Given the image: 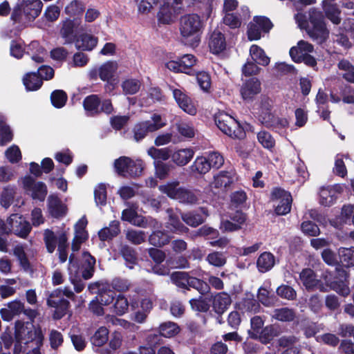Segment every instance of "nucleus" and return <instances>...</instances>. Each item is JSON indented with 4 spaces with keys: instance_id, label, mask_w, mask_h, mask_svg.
<instances>
[{
    "instance_id": "nucleus-1",
    "label": "nucleus",
    "mask_w": 354,
    "mask_h": 354,
    "mask_svg": "<svg viewBox=\"0 0 354 354\" xmlns=\"http://www.w3.org/2000/svg\"><path fill=\"white\" fill-rule=\"evenodd\" d=\"M295 19L301 28H304L310 38L319 43L324 41L329 35L322 12L316 8L308 11V22L301 12L295 15Z\"/></svg>"
},
{
    "instance_id": "nucleus-2",
    "label": "nucleus",
    "mask_w": 354,
    "mask_h": 354,
    "mask_svg": "<svg viewBox=\"0 0 354 354\" xmlns=\"http://www.w3.org/2000/svg\"><path fill=\"white\" fill-rule=\"evenodd\" d=\"M201 27L198 15L192 14L182 17L180 21V32L183 42L192 47L198 46L201 40L199 32Z\"/></svg>"
},
{
    "instance_id": "nucleus-3",
    "label": "nucleus",
    "mask_w": 354,
    "mask_h": 354,
    "mask_svg": "<svg viewBox=\"0 0 354 354\" xmlns=\"http://www.w3.org/2000/svg\"><path fill=\"white\" fill-rule=\"evenodd\" d=\"M273 102L271 99L263 97L259 111V120L267 128L283 129L288 126V121L284 118L276 116L272 112Z\"/></svg>"
},
{
    "instance_id": "nucleus-4",
    "label": "nucleus",
    "mask_w": 354,
    "mask_h": 354,
    "mask_svg": "<svg viewBox=\"0 0 354 354\" xmlns=\"http://www.w3.org/2000/svg\"><path fill=\"white\" fill-rule=\"evenodd\" d=\"M63 296H66L71 299L75 298L73 292L68 287H64L54 290L47 299L48 306L55 308L53 314L55 319H59L64 317L68 308L69 301L63 299Z\"/></svg>"
},
{
    "instance_id": "nucleus-5",
    "label": "nucleus",
    "mask_w": 354,
    "mask_h": 354,
    "mask_svg": "<svg viewBox=\"0 0 354 354\" xmlns=\"http://www.w3.org/2000/svg\"><path fill=\"white\" fill-rule=\"evenodd\" d=\"M215 122L218 128L229 137L243 139L245 136V132L239 122L225 112H219L215 115Z\"/></svg>"
},
{
    "instance_id": "nucleus-6",
    "label": "nucleus",
    "mask_w": 354,
    "mask_h": 354,
    "mask_svg": "<svg viewBox=\"0 0 354 354\" xmlns=\"http://www.w3.org/2000/svg\"><path fill=\"white\" fill-rule=\"evenodd\" d=\"M178 182H173L160 186V190L166 194L171 198L178 201L180 203L194 204L198 201V196L193 192L180 187Z\"/></svg>"
},
{
    "instance_id": "nucleus-7",
    "label": "nucleus",
    "mask_w": 354,
    "mask_h": 354,
    "mask_svg": "<svg viewBox=\"0 0 354 354\" xmlns=\"http://www.w3.org/2000/svg\"><path fill=\"white\" fill-rule=\"evenodd\" d=\"M43 341L44 335L41 328L27 322L26 326H24V344L31 350L26 354H41L40 348Z\"/></svg>"
},
{
    "instance_id": "nucleus-8",
    "label": "nucleus",
    "mask_w": 354,
    "mask_h": 354,
    "mask_svg": "<svg viewBox=\"0 0 354 354\" xmlns=\"http://www.w3.org/2000/svg\"><path fill=\"white\" fill-rule=\"evenodd\" d=\"M165 125L166 122L162 118L161 115L153 113L151 120L141 122L134 127V139L138 142L145 138L149 133L156 131Z\"/></svg>"
},
{
    "instance_id": "nucleus-9",
    "label": "nucleus",
    "mask_w": 354,
    "mask_h": 354,
    "mask_svg": "<svg viewBox=\"0 0 354 354\" xmlns=\"http://www.w3.org/2000/svg\"><path fill=\"white\" fill-rule=\"evenodd\" d=\"M271 199L277 203L275 212L279 215H285L291 209L292 196L290 194L281 188H274L271 193Z\"/></svg>"
},
{
    "instance_id": "nucleus-10",
    "label": "nucleus",
    "mask_w": 354,
    "mask_h": 354,
    "mask_svg": "<svg viewBox=\"0 0 354 354\" xmlns=\"http://www.w3.org/2000/svg\"><path fill=\"white\" fill-rule=\"evenodd\" d=\"M235 180L236 174L233 170L221 171L214 176L209 187L214 192L219 193L230 187Z\"/></svg>"
},
{
    "instance_id": "nucleus-11",
    "label": "nucleus",
    "mask_w": 354,
    "mask_h": 354,
    "mask_svg": "<svg viewBox=\"0 0 354 354\" xmlns=\"http://www.w3.org/2000/svg\"><path fill=\"white\" fill-rule=\"evenodd\" d=\"M172 282L179 288L188 290L189 287L199 290L203 286V282L200 279L189 277L185 272H174L171 275Z\"/></svg>"
},
{
    "instance_id": "nucleus-12",
    "label": "nucleus",
    "mask_w": 354,
    "mask_h": 354,
    "mask_svg": "<svg viewBox=\"0 0 354 354\" xmlns=\"http://www.w3.org/2000/svg\"><path fill=\"white\" fill-rule=\"evenodd\" d=\"M24 187L26 188L27 194L33 200H37L41 202L44 201L48 193V189L45 183L29 179L24 180Z\"/></svg>"
},
{
    "instance_id": "nucleus-13",
    "label": "nucleus",
    "mask_w": 354,
    "mask_h": 354,
    "mask_svg": "<svg viewBox=\"0 0 354 354\" xmlns=\"http://www.w3.org/2000/svg\"><path fill=\"white\" fill-rule=\"evenodd\" d=\"M230 220L222 221L220 229L223 232H234L242 228L246 221V215L241 211H236L230 216Z\"/></svg>"
},
{
    "instance_id": "nucleus-14",
    "label": "nucleus",
    "mask_w": 354,
    "mask_h": 354,
    "mask_svg": "<svg viewBox=\"0 0 354 354\" xmlns=\"http://www.w3.org/2000/svg\"><path fill=\"white\" fill-rule=\"evenodd\" d=\"M127 205L129 207L124 209L122 212V220L140 227H147V220L142 216L138 214V205L136 204L130 205L129 203H128Z\"/></svg>"
},
{
    "instance_id": "nucleus-15",
    "label": "nucleus",
    "mask_w": 354,
    "mask_h": 354,
    "mask_svg": "<svg viewBox=\"0 0 354 354\" xmlns=\"http://www.w3.org/2000/svg\"><path fill=\"white\" fill-rule=\"evenodd\" d=\"M261 91V82L253 77L246 80L242 85L240 92L242 98L246 101H252Z\"/></svg>"
},
{
    "instance_id": "nucleus-16",
    "label": "nucleus",
    "mask_w": 354,
    "mask_h": 354,
    "mask_svg": "<svg viewBox=\"0 0 354 354\" xmlns=\"http://www.w3.org/2000/svg\"><path fill=\"white\" fill-rule=\"evenodd\" d=\"M41 8L40 0H24V24L33 21L40 14Z\"/></svg>"
},
{
    "instance_id": "nucleus-17",
    "label": "nucleus",
    "mask_w": 354,
    "mask_h": 354,
    "mask_svg": "<svg viewBox=\"0 0 354 354\" xmlns=\"http://www.w3.org/2000/svg\"><path fill=\"white\" fill-rule=\"evenodd\" d=\"M173 96L179 107L189 115H194L196 113V108L189 97H188L183 89H172Z\"/></svg>"
},
{
    "instance_id": "nucleus-18",
    "label": "nucleus",
    "mask_w": 354,
    "mask_h": 354,
    "mask_svg": "<svg viewBox=\"0 0 354 354\" xmlns=\"http://www.w3.org/2000/svg\"><path fill=\"white\" fill-rule=\"evenodd\" d=\"M47 203L48 211L53 217L60 218L66 215L67 207L57 194H50Z\"/></svg>"
},
{
    "instance_id": "nucleus-19",
    "label": "nucleus",
    "mask_w": 354,
    "mask_h": 354,
    "mask_svg": "<svg viewBox=\"0 0 354 354\" xmlns=\"http://www.w3.org/2000/svg\"><path fill=\"white\" fill-rule=\"evenodd\" d=\"M167 212L169 216V220L165 227L169 232L177 234H182L189 231V229L180 222L178 215L172 209H168Z\"/></svg>"
},
{
    "instance_id": "nucleus-20",
    "label": "nucleus",
    "mask_w": 354,
    "mask_h": 354,
    "mask_svg": "<svg viewBox=\"0 0 354 354\" xmlns=\"http://www.w3.org/2000/svg\"><path fill=\"white\" fill-rule=\"evenodd\" d=\"M322 7L326 17L335 25H339L342 21L341 10L337 3L324 0Z\"/></svg>"
},
{
    "instance_id": "nucleus-21",
    "label": "nucleus",
    "mask_w": 354,
    "mask_h": 354,
    "mask_svg": "<svg viewBox=\"0 0 354 354\" xmlns=\"http://www.w3.org/2000/svg\"><path fill=\"white\" fill-rule=\"evenodd\" d=\"M178 9L169 3H164L158 14V21L164 24L173 22L178 14Z\"/></svg>"
},
{
    "instance_id": "nucleus-22",
    "label": "nucleus",
    "mask_w": 354,
    "mask_h": 354,
    "mask_svg": "<svg viewBox=\"0 0 354 354\" xmlns=\"http://www.w3.org/2000/svg\"><path fill=\"white\" fill-rule=\"evenodd\" d=\"M313 50L314 47L311 44L301 40L298 41L297 46L290 48V55L294 62L301 61L303 57L310 55Z\"/></svg>"
},
{
    "instance_id": "nucleus-23",
    "label": "nucleus",
    "mask_w": 354,
    "mask_h": 354,
    "mask_svg": "<svg viewBox=\"0 0 354 354\" xmlns=\"http://www.w3.org/2000/svg\"><path fill=\"white\" fill-rule=\"evenodd\" d=\"M24 50L26 54L37 64L43 63L47 55L46 50L37 41H32Z\"/></svg>"
},
{
    "instance_id": "nucleus-24",
    "label": "nucleus",
    "mask_w": 354,
    "mask_h": 354,
    "mask_svg": "<svg viewBox=\"0 0 354 354\" xmlns=\"http://www.w3.org/2000/svg\"><path fill=\"white\" fill-rule=\"evenodd\" d=\"M209 47L214 54L220 53L225 49V38L220 30H215L211 34L209 39Z\"/></svg>"
},
{
    "instance_id": "nucleus-25",
    "label": "nucleus",
    "mask_w": 354,
    "mask_h": 354,
    "mask_svg": "<svg viewBox=\"0 0 354 354\" xmlns=\"http://www.w3.org/2000/svg\"><path fill=\"white\" fill-rule=\"evenodd\" d=\"M207 212L203 207L201 208L200 212H192L188 213H182L181 218L183 221L191 227H196L202 224L207 216Z\"/></svg>"
},
{
    "instance_id": "nucleus-26",
    "label": "nucleus",
    "mask_w": 354,
    "mask_h": 354,
    "mask_svg": "<svg viewBox=\"0 0 354 354\" xmlns=\"http://www.w3.org/2000/svg\"><path fill=\"white\" fill-rule=\"evenodd\" d=\"M232 304V299L230 295L225 292L216 294L213 300V308L214 311L222 315Z\"/></svg>"
},
{
    "instance_id": "nucleus-27",
    "label": "nucleus",
    "mask_w": 354,
    "mask_h": 354,
    "mask_svg": "<svg viewBox=\"0 0 354 354\" xmlns=\"http://www.w3.org/2000/svg\"><path fill=\"white\" fill-rule=\"evenodd\" d=\"M98 39L92 35L84 33L79 35L75 41V46L82 50H92L97 45Z\"/></svg>"
},
{
    "instance_id": "nucleus-28",
    "label": "nucleus",
    "mask_w": 354,
    "mask_h": 354,
    "mask_svg": "<svg viewBox=\"0 0 354 354\" xmlns=\"http://www.w3.org/2000/svg\"><path fill=\"white\" fill-rule=\"evenodd\" d=\"M194 151L189 148L180 149L171 154L172 161L178 166L186 165L194 157Z\"/></svg>"
},
{
    "instance_id": "nucleus-29",
    "label": "nucleus",
    "mask_w": 354,
    "mask_h": 354,
    "mask_svg": "<svg viewBox=\"0 0 354 354\" xmlns=\"http://www.w3.org/2000/svg\"><path fill=\"white\" fill-rule=\"evenodd\" d=\"M275 264L274 256L269 252H264L259 257L257 261V266L259 272H266L270 270Z\"/></svg>"
},
{
    "instance_id": "nucleus-30",
    "label": "nucleus",
    "mask_w": 354,
    "mask_h": 354,
    "mask_svg": "<svg viewBox=\"0 0 354 354\" xmlns=\"http://www.w3.org/2000/svg\"><path fill=\"white\" fill-rule=\"evenodd\" d=\"M250 55L251 59L257 64L266 66L270 64V59L266 55L265 51L257 45H252L250 48Z\"/></svg>"
},
{
    "instance_id": "nucleus-31",
    "label": "nucleus",
    "mask_w": 354,
    "mask_h": 354,
    "mask_svg": "<svg viewBox=\"0 0 354 354\" xmlns=\"http://www.w3.org/2000/svg\"><path fill=\"white\" fill-rule=\"evenodd\" d=\"M339 75L347 82L354 84V66L346 59H341L337 64Z\"/></svg>"
},
{
    "instance_id": "nucleus-32",
    "label": "nucleus",
    "mask_w": 354,
    "mask_h": 354,
    "mask_svg": "<svg viewBox=\"0 0 354 354\" xmlns=\"http://www.w3.org/2000/svg\"><path fill=\"white\" fill-rule=\"evenodd\" d=\"M11 233L22 238V214L20 212L12 214L7 219Z\"/></svg>"
},
{
    "instance_id": "nucleus-33",
    "label": "nucleus",
    "mask_w": 354,
    "mask_h": 354,
    "mask_svg": "<svg viewBox=\"0 0 354 354\" xmlns=\"http://www.w3.org/2000/svg\"><path fill=\"white\" fill-rule=\"evenodd\" d=\"M120 232V223L117 221H113L110 223L109 227L100 230L98 232V236L101 241H108L116 236Z\"/></svg>"
},
{
    "instance_id": "nucleus-34",
    "label": "nucleus",
    "mask_w": 354,
    "mask_h": 354,
    "mask_svg": "<svg viewBox=\"0 0 354 354\" xmlns=\"http://www.w3.org/2000/svg\"><path fill=\"white\" fill-rule=\"evenodd\" d=\"M300 279L307 289L317 286L319 280L317 278L314 271L310 268L304 269L299 275Z\"/></svg>"
},
{
    "instance_id": "nucleus-35",
    "label": "nucleus",
    "mask_w": 354,
    "mask_h": 354,
    "mask_svg": "<svg viewBox=\"0 0 354 354\" xmlns=\"http://www.w3.org/2000/svg\"><path fill=\"white\" fill-rule=\"evenodd\" d=\"M77 24L73 20L66 19L63 22L60 35L64 39L66 44H71L74 40V28Z\"/></svg>"
},
{
    "instance_id": "nucleus-36",
    "label": "nucleus",
    "mask_w": 354,
    "mask_h": 354,
    "mask_svg": "<svg viewBox=\"0 0 354 354\" xmlns=\"http://www.w3.org/2000/svg\"><path fill=\"white\" fill-rule=\"evenodd\" d=\"M120 253L125 261L127 266L129 269H133L138 263L135 250L129 245H124L121 246Z\"/></svg>"
},
{
    "instance_id": "nucleus-37",
    "label": "nucleus",
    "mask_w": 354,
    "mask_h": 354,
    "mask_svg": "<svg viewBox=\"0 0 354 354\" xmlns=\"http://www.w3.org/2000/svg\"><path fill=\"white\" fill-rule=\"evenodd\" d=\"M272 317L280 322H289L295 319L296 313L293 309L285 307L274 309Z\"/></svg>"
},
{
    "instance_id": "nucleus-38",
    "label": "nucleus",
    "mask_w": 354,
    "mask_h": 354,
    "mask_svg": "<svg viewBox=\"0 0 354 354\" xmlns=\"http://www.w3.org/2000/svg\"><path fill=\"white\" fill-rule=\"evenodd\" d=\"M118 69L115 62H107L99 68V77L103 81H109Z\"/></svg>"
},
{
    "instance_id": "nucleus-39",
    "label": "nucleus",
    "mask_w": 354,
    "mask_h": 354,
    "mask_svg": "<svg viewBox=\"0 0 354 354\" xmlns=\"http://www.w3.org/2000/svg\"><path fill=\"white\" fill-rule=\"evenodd\" d=\"M147 153L155 161L167 160L169 157H171V151L168 147L157 149L151 147L147 150Z\"/></svg>"
},
{
    "instance_id": "nucleus-40",
    "label": "nucleus",
    "mask_w": 354,
    "mask_h": 354,
    "mask_svg": "<svg viewBox=\"0 0 354 354\" xmlns=\"http://www.w3.org/2000/svg\"><path fill=\"white\" fill-rule=\"evenodd\" d=\"M42 84L43 82L37 73H28L24 79V84L26 86V90L29 91L38 90Z\"/></svg>"
},
{
    "instance_id": "nucleus-41",
    "label": "nucleus",
    "mask_w": 354,
    "mask_h": 354,
    "mask_svg": "<svg viewBox=\"0 0 354 354\" xmlns=\"http://www.w3.org/2000/svg\"><path fill=\"white\" fill-rule=\"evenodd\" d=\"M170 239L167 233L161 230H157L149 236V241L151 245L161 247L168 243Z\"/></svg>"
},
{
    "instance_id": "nucleus-42",
    "label": "nucleus",
    "mask_w": 354,
    "mask_h": 354,
    "mask_svg": "<svg viewBox=\"0 0 354 354\" xmlns=\"http://www.w3.org/2000/svg\"><path fill=\"white\" fill-rule=\"evenodd\" d=\"M131 162V158L127 156H121L114 162V167L116 172L122 176H129V166Z\"/></svg>"
},
{
    "instance_id": "nucleus-43",
    "label": "nucleus",
    "mask_w": 354,
    "mask_h": 354,
    "mask_svg": "<svg viewBox=\"0 0 354 354\" xmlns=\"http://www.w3.org/2000/svg\"><path fill=\"white\" fill-rule=\"evenodd\" d=\"M160 334L167 338L176 336L180 332V328L177 324L167 322L162 324L159 327Z\"/></svg>"
},
{
    "instance_id": "nucleus-44",
    "label": "nucleus",
    "mask_w": 354,
    "mask_h": 354,
    "mask_svg": "<svg viewBox=\"0 0 354 354\" xmlns=\"http://www.w3.org/2000/svg\"><path fill=\"white\" fill-rule=\"evenodd\" d=\"M340 261L344 266H354V248H340L338 250Z\"/></svg>"
},
{
    "instance_id": "nucleus-45",
    "label": "nucleus",
    "mask_w": 354,
    "mask_h": 354,
    "mask_svg": "<svg viewBox=\"0 0 354 354\" xmlns=\"http://www.w3.org/2000/svg\"><path fill=\"white\" fill-rule=\"evenodd\" d=\"M278 335V329L273 325L263 328L258 334L257 337L263 344L269 343L274 337Z\"/></svg>"
},
{
    "instance_id": "nucleus-46",
    "label": "nucleus",
    "mask_w": 354,
    "mask_h": 354,
    "mask_svg": "<svg viewBox=\"0 0 354 354\" xmlns=\"http://www.w3.org/2000/svg\"><path fill=\"white\" fill-rule=\"evenodd\" d=\"M210 165L208 160L203 156L197 157L190 167L192 172L198 174H206L210 169Z\"/></svg>"
},
{
    "instance_id": "nucleus-47",
    "label": "nucleus",
    "mask_w": 354,
    "mask_h": 354,
    "mask_svg": "<svg viewBox=\"0 0 354 354\" xmlns=\"http://www.w3.org/2000/svg\"><path fill=\"white\" fill-rule=\"evenodd\" d=\"M16 192L14 187L8 186L3 188L0 196V204L8 209L13 202Z\"/></svg>"
},
{
    "instance_id": "nucleus-48",
    "label": "nucleus",
    "mask_w": 354,
    "mask_h": 354,
    "mask_svg": "<svg viewBox=\"0 0 354 354\" xmlns=\"http://www.w3.org/2000/svg\"><path fill=\"white\" fill-rule=\"evenodd\" d=\"M100 104V99L96 95H91L86 97L83 102L85 110L89 111L91 114L100 113L99 109Z\"/></svg>"
},
{
    "instance_id": "nucleus-49",
    "label": "nucleus",
    "mask_w": 354,
    "mask_h": 354,
    "mask_svg": "<svg viewBox=\"0 0 354 354\" xmlns=\"http://www.w3.org/2000/svg\"><path fill=\"white\" fill-rule=\"evenodd\" d=\"M109 330L104 326L100 327L91 337V342L95 346H102L108 340Z\"/></svg>"
},
{
    "instance_id": "nucleus-50",
    "label": "nucleus",
    "mask_w": 354,
    "mask_h": 354,
    "mask_svg": "<svg viewBox=\"0 0 354 354\" xmlns=\"http://www.w3.org/2000/svg\"><path fill=\"white\" fill-rule=\"evenodd\" d=\"M87 220L85 216L82 217L75 225V236L73 239L80 240V241H85L87 238V232L85 230L87 225Z\"/></svg>"
},
{
    "instance_id": "nucleus-51",
    "label": "nucleus",
    "mask_w": 354,
    "mask_h": 354,
    "mask_svg": "<svg viewBox=\"0 0 354 354\" xmlns=\"http://www.w3.org/2000/svg\"><path fill=\"white\" fill-rule=\"evenodd\" d=\"M44 239L47 248L50 253H53L57 246L59 245V236H57L50 230H46L44 234Z\"/></svg>"
},
{
    "instance_id": "nucleus-52",
    "label": "nucleus",
    "mask_w": 354,
    "mask_h": 354,
    "mask_svg": "<svg viewBox=\"0 0 354 354\" xmlns=\"http://www.w3.org/2000/svg\"><path fill=\"white\" fill-rule=\"evenodd\" d=\"M129 301L123 295H118L113 304V313L117 315L121 316L127 313L129 309Z\"/></svg>"
},
{
    "instance_id": "nucleus-53",
    "label": "nucleus",
    "mask_w": 354,
    "mask_h": 354,
    "mask_svg": "<svg viewBox=\"0 0 354 354\" xmlns=\"http://www.w3.org/2000/svg\"><path fill=\"white\" fill-rule=\"evenodd\" d=\"M147 235L141 230H129L126 232V239L132 244L139 245L144 243Z\"/></svg>"
},
{
    "instance_id": "nucleus-54",
    "label": "nucleus",
    "mask_w": 354,
    "mask_h": 354,
    "mask_svg": "<svg viewBox=\"0 0 354 354\" xmlns=\"http://www.w3.org/2000/svg\"><path fill=\"white\" fill-rule=\"evenodd\" d=\"M140 82L135 79H129L122 84L123 93L125 95H133L138 92L140 88Z\"/></svg>"
},
{
    "instance_id": "nucleus-55",
    "label": "nucleus",
    "mask_w": 354,
    "mask_h": 354,
    "mask_svg": "<svg viewBox=\"0 0 354 354\" xmlns=\"http://www.w3.org/2000/svg\"><path fill=\"white\" fill-rule=\"evenodd\" d=\"M67 98V95L63 90H55L50 95L53 105L58 109L65 105Z\"/></svg>"
},
{
    "instance_id": "nucleus-56",
    "label": "nucleus",
    "mask_w": 354,
    "mask_h": 354,
    "mask_svg": "<svg viewBox=\"0 0 354 354\" xmlns=\"http://www.w3.org/2000/svg\"><path fill=\"white\" fill-rule=\"evenodd\" d=\"M179 61L182 73L189 74L191 68L196 65L197 59L193 55L186 54Z\"/></svg>"
},
{
    "instance_id": "nucleus-57",
    "label": "nucleus",
    "mask_w": 354,
    "mask_h": 354,
    "mask_svg": "<svg viewBox=\"0 0 354 354\" xmlns=\"http://www.w3.org/2000/svg\"><path fill=\"white\" fill-rule=\"evenodd\" d=\"M257 297L259 301L266 306H274L276 302V298L270 295L268 290L263 287L259 289Z\"/></svg>"
},
{
    "instance_id": "nucleus-58",
    "label": "nucleus",
    "mask_w": 354,
    "mask_h": 354,
    "mask_svg": "<svg viewBox=\"0 0 354 354\" xmlns=\"http://www.w3.org/2000/svg\"><path fill=\"white\" fill-rule=\"evenodd\" d=\"M259 142L264 147L270 149L274 147L275 140L271 134L266 131H261L257 133Z\"/></svg>"
},
{
    "instance_id": "nucleus-59",
    "label": "nucleus",
    "mask_w": 354,
    "mask_h": 354,
    "mask_svg": "<svg viewBox=\"0 0 354 354\" xmlns=\"http://www.w3.org/2000/svg\"><path fill=\"white\" fill-rule=\"evenodd\" d=\"M68 238L66 234L64 232H62L59 234V245H58V252H59V258L62 263H64L66 261L68 254L66 252V248L68 247L67 244Z\"/></svg>"
},
{
    "instance_id": "nucleus-60",
    "label": "nucleus",
    "mask_w": 354,
    "mask_h": 354,
    "mask_svg": "<svg viewBox=\"0 0 354 354\" xmlns=\"http://www.w3.org/2000/svg\"><path fill=\"white\" fill-rule=\"evenodd\" d=\"M15 344L14 354H19L22 350V320H17L15 324Z\"/></svg>"
},
{
    "instance_id": "nucleus-61",
    "label": "nucleus",
    "mask_w": 354,
    "mask_h": 354,
    "mask_svg": "<svg viewBox=\"0 0 354 354\" xmlns=\"http://www.w3.org/2000/svg\"><path fill=\"white\" fill-rule=\"evenodd\" d=\"M206 261L210 264L216 267H222L226 263V259L223 253L218 252H213L209 253Z\"/></svg>"
},
{
    "instance_id": "nucleus-62",
    "label": "nucleus",
    "mask_w": 354,
    "mask_h": 354,
    "mask_svg": "<svg viewBox=\"0 0 354 354\" xmlns=\"http://www.w3.org/2000/svg\"><path fill=\"white\" fill-rule=\"evenodd\" d=\"M115 292L111 289L102 288L98 292L97 300L102 305H109L113 301Z\"/></svg>"
},
{
    "instance_id": "nucleus-63",
    "label": "nucleus",
    "mask_w": 354,
    "mask_h": 354,
    "mask_svg": "<svg viewBox=\"0 0 354 354\" xmlns=\"http://www.w3.org/2000/svg\"><path fill=\"white\" fill-rule=\"evenodd\" d=\"M12 132L6 122L0 125V146H4L12 141Z\"/></svg>"
},
{
    "instance_id": "nucleus-64",
    "label": "nucleus",
    "mask_w": 354,
    "mask_h": 354,
    "mask_svg": "<svg viewBox=\"0 0 354 354\" xmlns=\"http://www.w3.org/2000/svg\"><path fill=\"white\" fill-rule=\"evenodd\" d=\"M320 203L324 206L331 205L335 200L334 191L328 188H322L320 191Z\"/></svg>"
}]
</instances>
